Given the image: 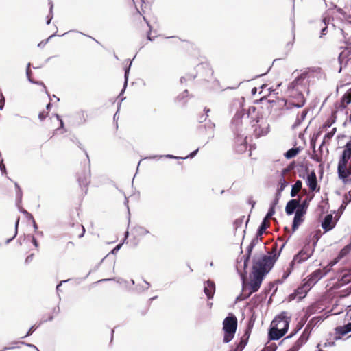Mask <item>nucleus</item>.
Returning <instances> with one entry per match:
<instances>
[{
	"label": "nucleus",
	"mask_w": 351,
	"mask_h": 351,
	"mask_svg": "<svg viewBox=\"0 0 351 351\" xmlns=\"http://www.w3.org/2000/svg\"><path fill=\"white\" fill-rule=\"evenodd\" d=\"M308 77L306 72L302 73L291 84L289 92L295 101L293 104L297 107L302 106L305 103L304 93H308Z\"/></svg>",
	"instance_id": "obj_1"
},
{
	"label": "nucleus",
	"mask_w": 351,
	"mask_h": 351,
	"mask_svg": "<svg viewBox=\"0 0 351 351\" xmlns=\"http://www.w3.org/2000/svg\"><path fill=\"white\" fill-rule=\"evenodd\" d=\"M291 316L287 312H281L275 317L271 323L269 330V339L271 340H278L287 332Z\"/></svg>",
	"instance_id": "obj_2"
},
{
	"label": "nucleus",
	"mask_w": 351,
	"mask_h": 351,
	"mask_svg": "<svg viewBox=\"0 0 351 351\" xmlns=\"http://www.w3.org/2000/svg\"><path fill=\"white\" fill-rule=\"evenodd\" d=\"M278 256L276 249L274 248V251L269 253L268 256L261 255L256 257L254 261L253 269L265 274L271 269Z\"/></svg>",
	"instance_id": "obj_3"
},
{
	"label": "nucleus",
	"mask_w": 351,
	"mask_h": 351,
	"mask_svg": "<svg viewBox=\"0 0 351 351\" xmlns=\"http://www.w3.org/2000/svg\"><path fill=\"white\" fill-rule=\"evenodd\" d=\"M237 326V319L235 316L227 317L223 322V330L224 332L223 342H230L234 337Z\"/></svg>",
	"instance_id": "obj_4"
},
{
	"label": "nucleus",
	"mask_w": 351,
	"mask_h": 351,
	"mask_svg": "<svg viewBox=\"0 0 351 351\" xmlns=\"http://www.w3.org/2000/svg\"><path fill=\"white\" fill-rule=\"evenodd\" d=\"M327 271L324 269H318L313 272L311 275L307 276L303 280V282L308 287L311 288L324 276L326 274Z\"/></svg>",
	"instance_id": "obj_5"
},
{
	"label": "nucleus",
	"mask_w": 351,
	"mask_h": 351,
	"mask_svg": "<svg viewBox=\"0 0 351 351\" xmlns=\"http://www.w3.org/2000/svg\"><path fill=\"white\" fill-rule=\"evenodd\" d=\"M311 290L302 281V283L299 286L293 293L289 294L288 300L289 301L298 300L300 301L304 298L307 293Z\"/></svg>",
	"instance_id": "obj_6"
},
{
	"label": "nucleus",
	"mask_w": 351,
	"mask_h": 351,
	"mask_svg": "<svg viewBox=\"0 0 351 351\" xmlns=\"http://www.w3.org/2000/svg\"><path fill=\"white\" fill-rule=\"evenodd\" d=\"M313 251L310 247L302 249L298 254H296L290 263V267L293 268L296 265L300 264L306 261L312 254Z\"/></svg>",
	"instance_id": "obj_7"
},
{
	"label": "nucleus",
	"mask_w": 351,
	"mask_h": 351,
	"mask_svg": "<svg viewBox=\"0 0 351 351\" xmlns=\"http://www.w3.org/2000/svg\"><path fill=\"white\" fill-rule=\"evenodd\" d=\"M265 274L263 272H259L253 269L252 274L250 279V289L251 292H255L259 289L263 281Z\"/></svg>",
	"instance_id": "obj_8"
},
{
	"label": "nucleus",
	"mask_w": 351,
	"mask_h": 351,
	"mask_svg": "<svg viewBox=\"0 0 351 351\" xmlns=\"http://www.w3.org/2000/svg\"><path fill=\"white\" fill-rule=\"evenodd\" d=\"M346 8L344 9L337 8L336 5H333V3H330V16L332 18L334 16L339 18L340 20H347L351 17V14L350 11L346 10Z\"/></svg>",
	"instance_id": "obj_9"
},
{
	"label": "nucleus",
	"mask_w": 351,
	"mask_h": 351,
	"mask_svg": "<svg viewBox=\"0 0 351 351\" xmlns=\"http://www.w3.org/2000/svg\"><path fill=\"white\" fill-rule=\"evenodd\" d=\"M350 156H351V141L347 143V144L346 145V148L343 152L341 158L339 160V162L338 165L339 176H342V173H343V171L342 170L343 166L345 165V163H347L348 162V160L350 158Z\"/></svg>",
	"instance_id": "obj_10"
},
{
	"label": "nucleus",
	"mask_w": 351,
	"mask_h": 351,
	"mask_svg": "<svg viewBox=\"0 0 351 351\" xmlns=\"http://www.w3.org/2000/svg\"><path fill=\"white\" fill-rule=\"evenodd\" d=\"M306 182L311 191H319V187L317 186L316 174L314 171L308 173Z\"/></svg>",
	"instance_id": "obj_11"
},
{
	"label": "nucleus",
	"mask_w": 351,
	"mask_h": 351,
	"mask_svg": "<svg viewBox=\"0 0 351 351\" xmlns=\"http://www.w3.org/2000/svg\"><path fill=\"white\" fill-rule=\"evenodd\" d=\"M309 332L305 329L300 338L294 343V345L288 351H298L300 347L304 345L308 339Z\"/></svg>",
	"instance_id": "obj_12"
},
{
	"label": "nucleus",
	"mask_w": 351,
	"mask_h": 351,
	"mask_svg": "<svg viewBox=\"0 0 351 351\" xmlns=\"http://www.w3.org/2000/svg\"><path fill=\"white\" fill-rule=\"evenodd\" d=\"M348 202L343 201L341 204V206L339 208L337 212H334L335 216L333 217L332 214H330V230L335 226L337 221L340 218L343 211L344 210Z\"/></svg>",
	"instance_id": "obj_13"
},
{
	"label": "nucleus",
	"mask_w": 351,
	"mask_h": 351,
	"mask_svg": "<svg viewBox=\"0 0 351 351\" xmlns=\"http://www.w3.org/2000/svg\"><path fill=\"white\" fill-rule=\"evenodd\" d=\"M329 139V133H327L324 135V139L322 143L319 146V152L321 160L323 158L327 159L328 154V147L326 144L327 141Z\"/></svg>",
	"instance_id": "obj_14"
},
{
	"label": "nucleus",
	"mask_w": 351,
	"mask_h": 351,
	"mask_svg": "<svg viewBox=\"0 0 351 351\" xmlns=\"http://www.w3.org/2000/svg\"><path fill=\"white\" fill-rule=\"evenodd\" d=\"M215 291V286L213 282L208 280L204 284V291L208 299L213 298Z\"/></svg>",
	"instance_id": "obj_15"
},
{
	"label": "nucleus",
	"mask_w": 351,
	"mask_h": 351,
	"mask_svg": "<svg viewBox=\"0 0 351 351\" xmlns=\"http://www.w3.org/2000/svg\"><path fill=\"white\" fill-rule=\"evenodd\" d=\"M269 132V125L267 123L262 122L254 129V132L256 136H264Z\"/></svg>",
	"instance_id": "obj_16"
},
{
	"label": "nucleus",
	"mask_w": 351,
	"mask_h": 351,
	"mask_svg": "<svg viewBox=\"0 0 351 351\" xmlns=\"http://www.w3.org/2000/svg\"><path fill=\"white\" fill-rule=\"evenodd\" d=\"M298 206V202L296 199L289 201L286 205L285 211L288 215L293 214Z\"/></svg>",
	"instance_id": "obj_17"
},
{
	"label": "nucleus",
	"mask_w": 351,
	"mask_h": 351,
	"mask_svg": "<svg viewBox=\"0 0 351 351\" xmlns=\"http://www.w3.org/2000/svg\"><path fill=\"white\" fill-rule=\"evenodd\" d=\"M304 217L300 213H295L293 221L292 229L293 231H295L298 226L303 222Z\"/></svg>",
	"instance_id": "obj_18"
},
{
	"label": "nucleus",
	"mask_w": 351,
	"mask_h": 351,
	"mask_svg": "<svg viewBox=\"0 0 351 351\" xmlns=\"http://www.w3.org/2000/svg\"><path fill=\"white\" fill-rule=\"evenodd\" d=\"M328 18L327 15H324L323 16L322 21L321 22L320 26L324 24V27H322L321 33L319 37L322 38L323 36L326 35L328 34Z\"/></svg>",
	"instance_id": "obj_19"
},
{
	"label": "nucleus",
	"mask_w": 351,
	"mask_h": 351,
	"mask_svg": "<svg viewBox=\"0 0 351 351\" xmlns=\"http://www.w3.org/2000/svg\"><path fill=\"white\" fill-rule=\"evenodd\" d=\"M302 186V183L300 180H297L295 183L293 185L291 191V196L295 197L297 193L301 190Z\"/></svg>",
	"instance_id": "obj_20"
},
{
	"label": "nucleus",
	"mask_w": 351,
	"mask_h": 351,
	"mask_svg": "<svg viewBox=\"0 0 351 351\" xmlns=\"http://www.w3.org/2000/svg\"><path fill=\"white\" fill-rule=\"evenodd\" d=\"M342 170L343 173H342V176H339L342 179L347 178L350 175H351V162L349 164L348 162L345 163V165L343 166Z\"/></svg>",
	"instance_id": "obj_21"
},
{
	"label": "nucleus",
	"mask_w": 351,
	"mask_h": 351,
	"mask_svg": "<svg viewBox=\"0 0 351 351\" xmlns=\"http://www.w3.org/2000/svg\"><path fill=\"white\" fill-rule=\"evenodd\" d=\"M307 114V111L304 110L301 112L300 114H299L296 118L295 122L293 124V127L295 128L298 126L306 118V116Z\"/></svg>",
	"instance_id": "obj_22"
},
{
	"label": "nucleus",
	"mask_w": 351,
	"mask_h": 351,
	"mask_svg": "<svg viewBox=\"0 0 351 351\" xmlns=\"http://www.w3.org/2000/svg\"><path fill=\"white\" fill-rule=\"evenodd\" d=\"M300 152V149L298 147L291 148L285 153V156L288 158H292L295 157Z\"/></svg>",
	"instance_id": "obj_23"
},
{
	"label": "nucleus",
	"mask_w": 351,
	"mask_h": 351,
	"mask_svg": "<svg viewBox=\"0 0 351 351\" xmlns=\"http://www.w3.org/2000/svg\"><path fill=\"white\" fill-rule=\"evenodd\" d=\"M337 330L338 332L341 335L348 334L351 331V322L348 323L343 327L337 328Z\"/></svg>",
	"instance_id": "obj_24"
},
{
	"label": "nucleus",
	"mask_w": 351,
	"mask_h": 351,
	"mask_svg": "<svg viewBox=\"0 0 351 351\" xmlns=\"http://www.w3.org/2000/svg\"><path fill=\"white\" fill-rule=\"evenodd\" d=\"M268 226H269L268 221L267 220V219H264L258 228V235L263 234Z\"/></svg>",
	"instance_id": "obj_25"
},
{
	"label": "nucleus",
	"mask_w": 351,
	"mask_h": 351,
	"mask_svg": "<svg viewBox=\"0 0 351 351\" xmlns=\"http://www.w3.org/2000/svg\"><path fill=\"white\" fill-rule=\"evenodd\" d=\"M351 250V244L346 245L339 252V254L337 257L338 259H340L347 255L350 251Z\"/></svg>",
	"instance_id": "obj_26"
},
{
	"label": "nucleus",
	"mask_w": 351,
	"mask_h": 351,
	"mask_svg": "<svg viewBox=\"0 0 351 351\" xmlns=\"http://www.w3.org/2000/svg\"><path fill=\"white\" fill-rule=\"evenodd\" d=\"M322 226L325 232L329 230V215H326L324 217V221L322 222Z\"/></svg>",
	"instance_id": "obj_27"
},
{
	"label": "nucleus",
	"mask_w": 351,
	"mask_h": 351,
	"mask_svg": "<svg viewBox=\"0 0 351 351\" xmlns=\"http://www.w3.org/2000/svg\"><path fill=\"white\" fill-rule=\"evenodd\" d=\"M30 63H28L27 65V69H26V75H27V77L28 78V80L32 82V83H35V84H39L38 82H34L30 77V73H31V71H30ZM40 84H43V83H40Z\"/></svg>",
	"instance_id": "obj_28"
},
{
	"label": "nucleus",
	"mask_w": 351,
	"mask_h": 351,
	"mask_svg": "<svg viewBox=\"0 0 351 351\" xmlns=\"http://www.w3.org/2000/svg\"><path fill=\"white\" fill-rule=\"evenodd\" d=\"M49 5H50V8H49V15L47 16V24L49 25L53 18V5L51 1H49Z\"/></svg>",
	"instance_id": "obj_29"
},
{
	"label": "nucleus",
	"mask_w": 351,
	"mask_h": 351,
	"mask_svg": "<svg viewBox=\"0 0 351 351\" xmlns=\"http://www.w3.org/2000/svg\"><path fill=\"white\" fill-rule=\"evenodd\" d=\"M279 184H280V186H279L278 191H279V192H281L287 186V182L285 181V180L283 178H281V179L279 181Z\"/></svg>",
	"instance_id": "obj_30"
},
{
	"label": "nucleus",
	"mask_w": 351,
	"mask_h": 351,
	"mask_svg": "<svg viewBox=\"0 0 351 351\" xmlns=\"http://www.w3.org/2000/svg\"><path fill=\"white\" fill-rule=\"evenodd\" d=\"M306 213V208L304 205H301L299 206L295 211V213H300L302 215V216L304 217V215Z\"/></svg>",
	"instance_id": "obj_31"
},
{
	"label": "nucleus",
	"mask_w": 351,
	"mask_h": 351,
	"mask_svg": "<svg viewBox=\"0 0 351 351\" xmlns=\"http://www.w3.org/2000/svg\"><path fill=\"white\" fill-rule=\"evenodd\" d=\"M254 246V241H252V243L250 244V245L248 247V256L250 255L251 251H252V249ZM248 258H249V256L247 257V258L244 261V263H243V267L245 268L246 266H247V262L248 261Z\"/></svg>",
	"instance_id": "obj_32"
},
{
	"label": "nucleus",
	"mask_w": 351,
	"mask_h": 351,
	"mask_svg": "<svg viewBox=\"0 0 351 351\" xmlns=\"http://www.w3.org/2000/svg\"><path fill=\"white\" fill-rule=\"evenodd\" d=\"M274 213L275 211L274 208H271L264 219H267V220L268 221V219L274 214Z\"/></svg>",
	"instance_id": "obj_33"
},
{
	"label": "nucleus",
	"mask_w": 351,
	"mask_h": 351,
	"mask_svg": "<svg viewBox=\"0 0 351 351\" xmlns=\"http://www.w3.org/2000/svg\"><path fill=\"white\" fill-rule=\"evenodd\" d=\"M293 268L291 267V269H288L287 271H285L282 276V280H285L290 274L291 271Z\"/></svg>",
	"instance_id": "obj_34"
},
{
	"label": "nucleus",
	"mask_w": 351,
	"mask_h": 351,
	"mask_svg": "<svg viewBox=\"0 0 351 351\" xmlns=\"http://www.w3.org/2000/svg\"><path fill=\"white\" fill-rule=\"evenodd\" d=\"M0 170L2 171L3 173H5V165L3 163V160H1L0 162Z\"/></svg>",
	"instance_id": "obj_35"
},
{
	"label": "nucleus",
	"mask_w": 351,
	"mask_h": 351,
	"mask_svg": "<svg viewBox=\"0 0 351 351\" xmlns=\"http://www.w3.org/2000/svg\"><path fill=\"white\" fill-rule=\"evenodd\" d=\"M5 104V99L3 97H2L0 99V110H2Z\"/></svg>",
	"instance_id": "obj_36"
},
{
	"label": "nucleus",
	"mask_w": 351,
	"mask_h": 351,
	"mask_svg": "<svg viewBox=\"0 0 351 351\" xmlns=\"http://www.w3.org/2000/svg\"><path fill=\"white\" fill-rule=\"evenodd\" d=\"M198 152V149H196L195 150L194 152H193L192 153H191L189 156H187L186 157H185L184 158H187L189 157L190 158H193L196 154L197 152Z\"/></svg>",
	"instance_id": "obj_37"
},
{
	"label": "nucleus",
	"mask_w": 351,
	"mask_h": 351,
	"mask_svg": "<svg viewBox=\"0 0 351 351\" xmlns=\"http://www.w3.org/2000/svg\"><path fill=\"white\" fill-rule=\"evenodd\" d=\"M121 245L119 244V245H117L112 250V253H115L116 252H117L120 247H121Z\"/></svg>",
	"instance_id": "obj_38"
},
{
	"label": "nucleus",
	"mask_w": 351,
	"mask_h": 351,
	"mask_svg": "<svg viewBox=\"0 0 351 351\" xmlns=\"http://www.w3.org/2000/svg\"><path fill=\"white\" fill-rule=\"evenodd\" d=\"M313 243H315L317 240H318V237H317V233H314L313 235Z\"/></svg>",
	"instance_id": "obj_39"
},
{
	"label": "nucleus",
	"mask_w": 351,
	"mask_h": 351,
	"mask_svg": "<svg viewBox=\"0 0 351 351\" xmlns=\"http://www.w3.org/2000/svg\"><path fill=\"white\" fill-rule=\"evenodd\" d=\"M15 186L19 189V192L17 193V197L21 199V190H20V189H19V186H18V184L16 183L15 184Z\"/></svg>",
	"instance_id": "obj_40"
},
{
	"label": "nucleus",
	"mask_w": 351,
	"mask_h": 351,
	"mask_svg": "<svg viewBox=\"0 0 351 351\" xmlns=\"http://www.w3.org/2000/svg\"><path fill=\"white\" fill-rule=\"evenodd\" d=\"M128 73H129V69H126L125 72V85L127 84Z\"/></svg>",
	"instance_id": "obj_41"
},
{
	"label": "nucleus",
	"mask_w": 351,
	"mask_h": 351,
	"mask_svg": "<svg viewBox=\"0 0 351 351\" xmlns=\"http://www.w3.org/2000/svg\"><path fill=\"white\" fill-rule=\"evenodd\" d=\"M34 330V326L31 327L25 337L30 335Z\"/></svg>",
	"instance_id": "obj_42"
},
{
	"label": "nucleus",
	"mask_w": 351,
	"mask_h": 351,
	"mask_svg": "<svg viewBox=\"0 0 351 351\" xmlns=\"http://www.w3.org/2000/svg\"><path fill=\"white\" fill-rule=\"evenodd\" d=\"M32 243L36 247L38 246V242L34 237H32Z\"/></svg>",
	"instance_id": "obj_43"
},
{
	"label": "nucleus",
	"mask_w": 351,
	"mask_h": 351,
	"mask_svg": "<svg viewBox=\"0 0 351 351\" xmlns=\"http://www.w3.org/2000/svg\"><path fill=\"white\" fill-rule=\"evenodd\" d=\"M19 219H18L16 222V225H15L16 230H17V227H18V224H19ZM16 233H17V230H15V233H14V237L16 235Z\"/></svg>",
	"instance_id": "obj_44"
},
{
	"label": "nucleus",
	"mask_w": 351,
	"mask_h": 351,
	"mask_svg": "<svg viewBox=\"0 0 351 351\" xmlns=\"http://www.w3.org/2000/svg\"><path fill=\"white\" fill-rule=\"evenodd\" d=\"M344 52H346L347 55H350L351 54V47H348Z\"/></svg>",
	"instance_id": "obj_45"
},
{
	"label": "nucleus",
	"mask_w": 351,
	"mask_h": 351,
	"mask_svg": "<svg viewBox=\"0 0 351 351\" xmlns=\"http://www.w3.org/2000/svg\"><path fill=\"white\" fill-rule=\"evenodd\" d=\"M79 182L80 184L86 185L88 183V180H87V179H86L84 181H81L80 180H79Z\"/></svg>",
	"instance_id": "obj_46"
},
{
	"label": "nucleus",
	"mask_w": 351,
	"mask_h": 351,
	"mask_svg": "<svg viewBox=\"0 0 351 351\" xmlns=\"http://www.w3.org/2000/svg\"><path fill=\"white\" fill-rule=\"evenodd\" d=\"M308 204V202L306 199V200H304V201L302 202V205H304V206H305V207H306V208H307Z\"/></svg>",
	"instance_id": "obj_47"
},
{
	"label": "nucleus",
	"mask_w": 351,
	"mask_h": 351,
	"mask_svg": "<svg viewBox=\"0 0 351 351\" xmlns=\"http://www.w3.org/2000/svg\"><path fill=\"white\" fill-rule=\"evenodd\" d=\"M336 132V128H332V131H330V138L332 136V135L334 134V133Z\"/></svg>",
	"instance_id": "obj_48"
},
{
	"label": "nucleus",
	"mask_w": 351,
	"mask_h": 351,
	"mask_svg": "<svg viewBox=\"0 0 351 351\" xmlns=\"http://www.w3.org/2000/svg\"><path fill=\"white\" fill-rule=\"evenodd\" d=\"M28 346L29 347H32V348H34L35 349H36L37 351H39L38 349L34 346V345H32V344H28Z\"/></svg>",
	"instance_id": "obj_49"
},
{
	"label": "nucleus",
	"mask_w": 351,
	"mask_h": 351,
	"mask_svg": "<svg viewBox=\"0 0 351 351\" xmlns=\"http://www.w3.org/2000/svg\"><path fill=\"white\" fill-rule=\"evenodd\" d=\"M84 232H85L84 228V226H82V234L80 235V237H82L84 235Z\"/></svg>",
	"instance_id": "obj_50"
},
{
	"label": "nucleus",
	"mask_w": 351,
	"mask_h": 351,
	"mask_svg": "<svg viewBox=\"0 0 351 351\" xmlns=\"http://www.w3.org/2000/svg\"><path fill=\"white\" fill-rule=\"evenodd\" d=\"M166 156H167V158H176L174 156H173V155H169H169H167Z\"/></svg>",
	"instance_id": "obj_51"
},
{
	"label": "nucleus",
	"mask_w": 351,
	"mask_h": 351,
	"mask_svg": "<svg viewBox=\"0 0 351 351\" xmlns=\"http://www.w3.org/2000/svg\"><path fill=\"white\" fill-rule=\"evenodd\" d=\"M64 282V281H62L59 285H57V287H56L57 290H59V287L61 286L62 283Z\"/></svg>",
	"instance_id": "obj_52"
},
{
	"label": "nucleus",
	"mask_w": 351,
	"mask_h": 351,
	"mask_svg": "<svg viewBox=\"0 0 351 351\" xmlns=\"http://www.w3.org/2000/svg\"><path fill=\"white\" fill-rule=\"evenodd\" d=\"M31 259H32V256H28V257L27 258V259H26V261L27 262V261H31Z\"/></svg>",
	"instance_id": "obj_53"
},
{
	"label": "nucleus",
	"mask_w": 351,
	"mask_h": 351,
	"mask_svg": "<svg viewBox=\"0 0 351 351\" xmlns=\"http://www.w3.org/2000/svg\"><path fill=\"white\" fill-rule=\"evenodd\" d=\"M348 195H350V199L348 202H350L351 199V190L348 192Z\"/></svg>",
	"instance_id": "obj_54"
},
{
	"label": "nucleus",
	"mask_w": 351,
	"mask_h": 351,
	"mask_svg": "<svg viewBox=\"0 0 351 351\" xmlns=\"http://www.w3.org/2000/svg\"><path fill=\"white\" fill-rule=\"evenodd\" d=\"M145 283L147 285V287H145L146 289H148L149 287V283H147V282H145Z\"/></svg>",
	"instance_id": "obj_55"
},
{
	"label": "nucleus",
	"mask_w": 351,
	"mask_h": 351,
	"mask_svg": "<svg viewBox=\"0 0 351 351\" xmlns=\"http://www.w3.org/2000/svg\"><path fill=\"white\" fill-rule=\"evenodd\" d=\"M60 125H61V127L63 126V121L62 120H60Z\"/></svg>",
	"instance_id": "obj_56"
},
{
	"label": "nucleus",
	"mask_w": 351,
	"mask_h": 351,
	"mask_svg": "<svg viewBox=\"0 0 351 351\" xmlns=\"http://www.w3.org/2000/svg\"><path fill=\"white\" fill-rule=\"evenodd\" d=\"M293 335H294V333H292V334H291V335H290V336H288V337H287V338L291 337H292V336H293Z\"/></svg>",
	"instance_id": "obj_57"
},
{
	"label": "nucleus",
	"mask_w": 351,
	"mask_h": 351,
	"mask_svg": "<svg viewBox=\"0 0 351 351\" xmlns=\"http://www.w3.org/2000/svg\"><path fill=\"white\" fill-rule=\"evenodd\" d=\"M337 261H335L333 263H330V266H332V265H334V264L337 263Z\"/></svg>",
	"instance_id": "obj_58"
},
{
	"label": "nucleus",
	"mask_w": 351,
	"mask_h": 351,
	"mask_svg": "<svg viewBox=\"0 0 351 351\" xmlns=\"http://www.w3.org/2000/svg\"><path fill=\"white\" fill-rule=\"evenodd\" d=\"M256 88H254V89L252 90V93H256Z\"/></svg>",
	"instance_id": "obj_59"
},
{
	"label": "nucleus",
	"mask_w": 351,
	"mask_h": 351,
	"mask_svg": "<svg viewBox=\"0 0 351 351\" xmlns=\"http://www.w3.org/2000/svg\"><path fill=\"white\" fill-rule=\"evenodd\" d=\"M34 228H35V229H36V228H37V226H36V224L35 223H34Z\"/></svg>",
	"instance_id": "obj_60"
},
{
	"label": "nucleus",
	"mask_w": 351,
	"mask_h": 351,
	"mask_svg": "<svg viewBox=\"0 0 351 351\" xmlns=\"http://www.w3.org/2000/svg\"><path fill=\"white\" fill-rule=\"evenodd\" d=\"M38 47L43 46L42 43H39V44L38 45Z\"/></svg>",
	"instance_id": "obj_61"
},
{
	"label": "nucleus",
	"mask_w": 351,
	"mask_h": 351,
	"mask_svg": "<svg viewBox=\"0 0 351 351\" xmlns=\"http://www.w3.org/2000/svg\"><path fill=\"white\" fill-rule=\"evenodd\" d=\"M38 47L43 46L42 43H39V44L38 45Z\"/></svg>",
	"instance_id": "obj_62"
},
{
	"label": "nucleus",
	"mask_w": 351,
	"mask_h": 351,
	"mask_svg": "<svg viewBox=\"0 0 351 351\" xmlns=\"http://www.w3.org/2000/svg\"><path fill=\"white\" fill-rule=\"evenodd\" d=\"M47 108H50V104H48V105L47 106Z\"/></svg>",
	"instance_id": "obj_63"
},
{
	"label": "nucleus",
	"mask_w": 351,
	"mask_h": 351,
	"mask_svg": "<svg viewBox=\"0 0 351 351\" xmlns=\"http://www.w3.org/2000/svg\"><path fill=\"white\" fill-rule=\"evenodd\" d=\"M39 117H40V119H42L43 115H41V114H39Z\"/></svg>",
	"instance_id": "obj_64"
}]
</instances>
